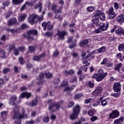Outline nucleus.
Returning a JSON list of instances; mask_svg holds the SVG:
<instances>
[{"label":"nucleus","mask_w":124,"mask_h":124,"mask_svg":"<svg viewBox=\"0 0 124 124\" xmlns=\"http://www.w3.org/2000/svg\"><path fill=\"white\" fill-rule=\"evenodd\" d=\"M103 31L101 30V29L99 28L97 29H96L95 30H94L93 32V33H99L100 32H102Z\"/></svg>","instance_id":"obj_46"},{"label":"nucleus","mask_w":124,"mask_h":124,"mask_svg":"<svg viewBox=\"0 0 124 124\" xmlns=\"http://www.w3.org/2000/svg\"><path fill=\"white\" fill-rule=\"evenodd\" d=\"M54 13L55 14L54 18H55V19H58V20H59V21H61V20H62V18L61 16V15L62 14V10L61 9H58V10L56 11L55 13Z\"/></svg>","instance_id":"obj_15"},{"label":"nucleus","mask_w":124,"mask_h":124,"mask_svg":"<svg viewBox=\"0 0 124 124\" xmlns=\"http://www.w3.org/2000/svg\"><path fill=\"white\" fill-rule=\"evenodd\" d=\"M73 105H74V102H73L72 101L70 102L68 104V107H69V108L72 107V106H73Z\"/></svg>","instance_id":"obj_61"},{"label":"nucleus","mask_w":124,"mask_h":124,"mask_svg":"<svg viewBox=\"0 0 124 124\" xmlns=\"http://www.w3.org/2000/svg\"><path fill=\"white\" fill-rule=\"evenodd\" d=\"M122 66H123V64L122 63L116 64L114 66V70H117L118 72H120V69H121Z\"/></svg>","instance_id":"obj_30"},{"label":"nucleus","mask_w":124,"mask_h":124,"mask_svg":"<svg viewBox=\"0 0 124 124\" xmlns=\"http://www.w3.org/2000/svg\"><path fill=\"white\" fill-rule=\"evenodd\" d=\"M26 28H28V25H27L26 23H23L21 25V28L22 30H24V29H26Z\"/></svg>","instance_id":"obj_50"},{"label":"nucleus","mask_w":124,"mask_h":124,"mask_svg":"<svg viewBox=\"0 0 124 124\" xmlns=\"http://www.w3.org/2000/svg\"><path fill=\"white\" fill-rule=\"evenodd\" d=\"M28 22L31 25H33L34 23L38 22V16L36 15H31L29 16Z\"/></svg>","instance_id":"obj_7"},{"label":"nucleus","mask_w":124,"mask_h":124,"mask_svg":"<svg viewBox=\"0 0 124 124\" xmlns=\"http://www.w3.org/2000/svg\"><path fill=\"white\" fill-rule=\"evenodd\" d=\"M42 27L44 28V31L46 30V27H47V30L49 31L51 30V29H53V25L50 23V22H44L42 23Z\"/></svg>","instance_id":"obj_10"},{"label":"nucleus","mask_w":124,"mask_h":124,"mask_svg":"<svg viewBox=\"0 0 124 124\" xmlns=\"http://www.w3.org/2000/svg\"><path fill=\"white\" fill-rule=\"evenodd\" d=\"M124 117H121L119 119L115 120L114 121L113 124H121L122 123H124Z\"/></svg>","instance_id":"obj_25"},{"label":"nucleus","mask_w":124,"mask_h":124,"mask_svg":"<svg viewBox=\"0 0 124 124\" xmlns=\"http://www.w3.org/2000/svg\"><path fill=\"white\" fill-rule=\"evenodd\" d=\"M10 51H12V50H13V53L15 56H17V55H19V50L17 49L16 48H15V46L12 45L10 46Z\"/></svg>","instance_id":"obj_20"},{"label":"nucleus","mask_w":124,"mask_h":124,"mask_svg":"<svg viewBox=\"0 0 124 124\" xmlns=\"http://www.w3.org/2000/svg\"><path fill=\"white\" fill-rule=\"evenodd\" d=\"M31 67H32V65H31V63L27 62L26 63V68H27V69H28V70H29V69H31Z\"/></svg>","instance_id":"obj_44"},{"label":"nucleus","mask_w":124,"mask_h":124,"mask_svg":"<svg viewBox=\"0 0 124 124\" xmlns=\"http://www.w3.org/2000/svg\"><path fill=\"white\" fill-rule=\"evenodd\" d=\"M37 34V31L36 30H29L27 31L26 34H23L22 35V37L24 38H26L29 40V41H31L33 40V36Z\"/></svg>","instance_id":"obj_4"},{"label":"nucleus","mask_w":124,"mask_h":124,"mask_svg":"<svg viewBox=\"0 0 124 124\" xmlns=\"http://www.w3.org/2000/svg\"><path fill=\"white\" fill-rule=\"evenodd\" d=\"M89 42L88 39H86L84 41H82L79 43L80 47H85V45H86Z\"/></svg>","instance_id":"obj_31"},{"label":"nucleus","mask_w":124,"mask_h":124,"mask_svg":"<svg viewBox=\"0 0 124 124\" xmlns=\"http://www.w3.org/2000/svg\"><path fill=\"white\" fill-rule=\"evenodd\" d=\"M37 8L38 9V12H41L42 10V3L39 2L35 5L34 9H37Z\"/></svg>","instance_id":"obj_23"},{"label":"nucleus","mask_w":124,"mask_h":124,"mask_svg":"<svg viewBox=\"0 0 124 124\" xmlns=\"http://www.w3.org/2000/svg\"><path fill=\"white\" fill-rule=\"evenodd\" d=\"M114 8L116 10H118V9H119V8H120V5H119V4L117 2H115L114 3Z\"/></svg>","instance_id":"obj_53"},{"label":"nucleus","mask_w":124,"mask_h":124,"mask_svg":"<svg viewBox=\"0 0 124 124\" xmlns=\"http://www.w3.org/2000/svg\"><path fill=\"white\" fill-rule=\"evenodd\" d=\"M45 36H52V33L50 32H46L45 33Z\"/></svg>","instance_id":"obj_64"},{"label":"nucleus","mask_w":124,"mask_h":124,"mask_svg":"<svg viewBox=\"0 0 124 124\" xmlns=\"http://www.w3.org/2000/svg\"><path fill=\"white\" fill-rule=\"evenodd\" d=\"M18 50L20 52H25V46H18Z\"/></svg>","instance_id":"obj_48"},{"label":"nucleus","mask_w":124,"mask_h":124,"mask_svg":"<svg viewBox=\"0 0 124 124\" xmlns=\"http://www.w3.org/2000/svg\"><path fill=\"white\" fill-rule=\"evenodd\" d=\"M107 14H108L109 19H114L116 16L115 12H114V8L111 7L107 11Z\"/></svg>","instance_id":"obj_9"},{"label":"nucleus","mask_w":124,"mask_h":124,"mask_svg":"<svg viewBox=\"0 0 124 124\" xmlns=\"http://www.w3.org/2000/svg\"><path fill=\"white\" fill-rule=\"evenodd\" d=\"M80 112V106L76 105L73 107V112L71 115H70V120H75L78 117L79 113Z\"/></svg>","instance_id":"obj_5"},{"label":"nucleus","mask_w":124,"mask_h":124,"mask_svg":"<svg viewBox=\"0 0 124 124\" xmlns=\"http://www.w3.org/2000/svg\"><path fill=\"white\" fill-rule=\"evenodd\" d=\"M59 9H61V8H59V6L58 5L53 4L51 7V10L53 11L54 13H56V11L59 10Z\"/></svg>","instance_id":"obj_32"},{"label":"nucleus","mask_w":124,"mask_h":124,"mask_svg":"<svg viewBox=\"0 0 124 124\" xmlns=\"http://www.w3.org/2000/svg\"><path fill=\"white\" fill-rule=\"evenodd\" d=\"M44 76L49 79L51 78L53 75L50 73H45L44 74L43 73H40L39 76L36 78L37 81V83L38 85H41V84H43V82H44Z\"/></svg>","instance_id":"obj_3"},{"label":"nucleus","mask_w":124,"mask_h":124,"mask_svg":"<svg viewBox=\"0 0 124 124\" xmlns=\"http://www.w3.org/2000/svg\"><path fill=\"white\" fill-rule=\"evenodd\" d=\"M124 49V44H121L118 46V50L119 51H123Z\"/></svg>","instance_id":"obj_42"},{"label":"nucleus","mask_w":124,"mask_h":124,"mask_svg":"<svg viewBox=\"0 0 124 124\" xmlns=\"http://www.w3.org/2000/svg\"><path fill=\"white\" fill-rule=\"evenodd\" d=\"M106 50V47H105V46H103L101 47H100L99 49H96L95 52H96V53H103V52H105V50Z\"/></svg>","instance_id":"obj_29"},{"label":"nucleus","mask_w":124,"mask_h":124,"mask_svg":"<svg viewBox=\"0 0 124 124\" xmlns=\"http://www.w3.org/2000/svg\"><path fill=\"white\" fill-rule=\"evenodd\" d=\"M66 34H67V31H58L55 36L57 35L58 36V39L63 40V39H64V36L66 35Z\"/></svg>","instance_id":"obj_8"},{"label":"nucleus","mask_w":124,"mask_h":124,"mask_svg":"<svg viewBox=\"0 0 124 124\" xmlns=\"http://www.w3.org/2000/svg\"><path fill=\"white\" fill-rule=\"evenodd\" d=\"M10 71V69L8 68H4L3 70V74H6V73H8Z\"/></svg>","instance_id":"obj_43"},{"label":"nucleus","mask_w":124,"mask_h":124,"mask_svg":"<svg viewBox=\"0 0 124 124\" xmlns=\"http://www.w3.org/2000/svg\"><path fill=\"white\" fill-rule=\"evenodd\" d=\"M113 90L115 93H119L122 90L121 83H115L113 86Z\"/></svg>","instance_id":"obj_12"},{"label":"nucleus","mask_w":124,"mask_h":124,"mask_svg":"<svg viewBox=\"0 0 124 124\" xmlns=\"http://www.w3.org/2000/svg\"><path fill=\"white\" fill-rule=\"evenodd\" d=\"M124 30L122 28H119L118 29V30H116L115 31V32L116 34H123V31Z\"/></svg>","instance_id":"obj_35"},{"label":"nucleus","mask_w":124,"mask_h":124,"mask_svg":"<svg viewBox=\"0 0 124 124\" xmlns=\"http://www.w3.org/2000/svg\"><path fill=\"white\" fill-rule=\"evenodd\" d=\"M19 62L20 64L23 65V64H24V58H23V57H20L19 58Z\"/></svg>","instance_id":"obj_51"},{"label":"nucleus","mask_w":124,"mask_h":124,"mask_svg":"<svg viewBox=\"0 0 124 124\" xmlns=\"http://www.w3.org/2000/svg\"><path fill=\"white\" fill-rule=\"evenodd\" d=\"M108 73H104L102 69H99L97 73L94 74L92 77L93 79H96L97 82H100L107 76Z\"/></svg>","instance_id":"obj_2"},{"label":"nucleus","mask_w":124,"mask_h":124,"mask_svg":"<svg viewBox=\"0 0 124 124\" xmlns=\"http://www.w3.org/2000/svg\"><path fill=\"white\" fill-rule=\"evenodd\" d=\"M82 96H83V94H76L75 95V99H79V98H80Z\"/></svg>","instance_id":"obj_45"},{"label":"nucleus","mask_w":124,"mask_h":124,"mask_svg":"<svg viewBox=\"0 0 124 124\" xmlns=\"http://www.w3.org/2000/svg\"><path fill=\"white\" fill-rule=\"evenodd\" d=\"M97 103H101V105L102 106V107H104L106 106L108 103H110V98H107L104 100H99L97 102Z\"/></svg>","instance_id":"obj_13"},{"label":"nucleus","mask_w":124,"mask_h":124,"mask_svg":"<svg viewBox=\"0 0 124 124\" xmlns=\"http://www.w3.org/2000/svg\"><path fill=\"white\" fill-rule=\"evenodd\" d=\"M67 84H68V82L67 81H63L61 83V87H65V86H67Z\"/></svg>","instance_id":"obj_57"},{"label":"nucleus","mask_w":124,"mask_h":124,"mask_svg":"<svg viewBox=\"0 0 124 124\" xmlns=\"http://www.w3.org/2000/svg\"><path fill=\"white\" fill-rule=\"evenodd\" d=\"M38 103V101H37V99H34L31 102L29 103L28 105H29L30 107H33V106H36V105H37Z\"/></svg>","instance_id":"obj_24"},{"label":"nucleus","mask_w":124,"mask_h":124,"mask_svg":"<svg viewBox=\"0 0 124 124\" xmlns=\"http://www.w3.org/2000/svg\"><path fill=\"white\" fill-rule=\"evenodd\" d=\"M92 22L93 24L96 25V27H98V22H99V17H95L93 16L92 17Z\"/></svg>","instance_id":"obj_21"},{"label":"nucleus","mask_w":124,"mask_h":124,"mask_svg":"<svg viewBox=\"0 0 124 124\" xmlns=\"http://www.w3.org/2000/svg\"><path fill=\"white\" fill-rule=\"evenodd\" d=\"M17 22V20L16 18L13 17L12 18H10L9 21H8V26L10 27V26H13V25H15Z\"/></svg>","instance_id":"obj_19"},{"label":"nucleus","mask_w":124,"mask_h":124,"mask_svg":"<svg viewBox=\"0 0 124 124\" xmlns=\"http://www.w3.org/2000/svg\"><path fill=\"white\" fill-rule=\"evenodd\" d=\"M77 81V78H76V76L75 75L71 78L70 82H71V83H75Z\"/></svg>","instance_id":"obj_40"},{"label":"nucleus","mask_w":124,"mask_h":124,"mask_svg":"<svg viewBox=\"0 0 124 124\" xmlns=\"http://www.w3.org/2000/svg\"><path fill=\"white\" fill-rule=\"evenodd\" d=\"M121 94L119 93H112L111 94V96H114V97H117V96H119V95H120Z\"/></svg>","instance_id":"obj_58"},{"label":"nucleus","mask_w":124,"mask_h":124,"mask_svg":"<svg viewBox=\"0 0 124 124\" xmlns=\"http://www.w3.org/2000/svg\"><path fill=\"white\" fill-rule=\"evenodd\" d=\"M117 22L119 23H124V15H121L119 16L117 18Z\"/></svg>","instance_id":"obj_28"},{"label":"nucleus","mask_w":124,"mask_h":124,"mask_svg":"<svg viewBox=\"0 0 124 124\" xmlns=\"http://www.w3.org/2000/svg\"><path fill=\"white\" fill-rule=\"evenodd\" d=\"M16 100H17V96H16V95H13L9 102L10 105H16L15 101H16Z\"/></svg>","instance_id":"obj_18"},{"label":"nucleus","mask_w":124,"mask_h":124,"mask_svg":"<svg viewBox=\"0 0 124 124\" xmlns=\"http://www.w3.org/2000/svg\"><path fill=\"white\" fill-rule=\"evenodd\" d=\"M45 53H43L39 55H35L33 57V60L35 62H40L42 59H44Z\"/></svg>","instance_id":"obj_14"},{"label":"nucleus","mask_w":124,"mask_h":124,"mask_svg":"<svg viewBox=\"0 0 124 124\" xmlns=\"http://www.w3.org/2000/svg\"><path fill=\"white\" fill-rule=\"evenodd\" d=\"M27 17V15L25 14H22L20 16L18 17V20L19 22H23V21H25L26 17Z\"/></svg>","instance_id":"obj_27"},{"label":"nucleus","mask_w":124,"mask_h":124,"mask_svg":"<svg viewBox=\"0 0 124 124\" xmlns=\"http://www.w3.org/2000/svg\"><path fill=\"white\" fill-rule=\"evenodd\" d=\"M76 46V44L75 43H71L69 46V48H71V49H72V48H74Z\"/></svg>","instance_id":"obj_55"},{"label":"nucleus","mask_w":124,"mask_h":124,"mask_svg":"<svg viewBox=\"0 0 124 124\" xmlns=\"http://www.w3.org/2000/svg\"><path fill=\"white\" fill-rule=\"evenodd\" d=\"M102 13H101V11L100 10H97L96 11L95 15L93 16H94L96 17H99V16H100Z\"/></svg>","instance_id":"obj_36"},{"label":"nucleus","mask_w":124,"mask_h":124,"mask_svg":"<svg viewBox=\"0 0 124 124\" xmlns=\"http://www.w3.org/2000/svg\"><path fill=\"white\" fill-rule=\"evenodd\" d=\"M71 55L74 58H76V59H78V58H79V57L78 56V54L76 53H71Z\"/></svg>","instance_id":"obj_60"},{"label":"nucleus","mask_w":124,"mask_h":124,"mask_svg":"<svg viewBox=\"0 0 124 124\" xmlns=\"http://www.w3.org/2000/svg\"><path fill=\"white\" fill-rule=\"evenodd\" d=\"M107 62H108L107 59L105 58L103 59V62H101V64H102V65H103V64H106V63H107Z\"/></svg>","instance_id":"obj_52"},{"label":"nucleus","mask_w":124,"mask_h":124,"mask_svg":"<svg viewBox=\"0 0 124 124\" xmlns=\"http://www.w3.org/2000/svg\"><path fill=\"white\" fill-rule=\"evenodd\" d=\"M28 6H31V3H30L28 1H26L25 2V4L21 7L20 9V11H24L25 9H26L27 6H28Z\"/></svg>","instance_id":"obj_26"},{"label":"nucleus","mask_w":124,"mask_h":124,"mask_svg":"<svg viewBox=\"0 0 124 124\" xmlns=\"http://www.w3.org/2000/svg\"><path fill=\"white\" fill-rule=\"evenodd\" d=\"M103 90V89H102L101 87H98L93 92V95H95V96L99 95V94L101 93Z\"/></svg>","instance_id":"obj_17"},{"label":"nucleus","mask_w":124,"mask_h":124,"mask_svg":"<svg viewBox=\"0 0 124 124\" xmlns=\"http://www.w3.org/2000/svg\"><path fill=\"white\" fill-rule=\"evenodd\" d=\"M105 14H104V13H102V14H101V15H100V20H102V21H104V20H105Z\"/></svg>","instance_id":"obj_47"},{"label":"nucleus","mask_w":124,"mask_h":124,"mask_svg":"<svg viewBox=\"0 0 124 124\" xmlns=\"http://www.w3.org/2000/svg\"><path fill=\"white\" fill-rule=\"evenodd\" d=\"M31 95V93H24L20 94V96L19 97V98H24V97H26V98H29L30 96Z\"/></svg>","instance_id":"obj_22"},{"label":"nucleus","mask_w":124,"mask_h":124,"mask_svg":"<svg viewBox=\"0 0 124 124\" xmlns=\"http://www.w3.org/2000/svg\"><path fill=\"white\" fill-rule=\"evenodd\" d=\"M3 3L5 6H6L7 5H9V4L10 3V1H9V0H7L5 2H3Z\"/></svg>","instance_id":"obj_56"},{"label":"nucleus","mask_w":124,"mask_h":124,"mask_svg":"<svg viewBox=\"0 0 124 124\" xmlns=\"http://www.w3.org/2000/svg\"><path fill=\"white\" fill-rule=\"evenodd\" d=\"M95 113V110H89V111H88V112L89 116H90V117L93 116Z\"/></svg>","instance_id":"obj_41"},{"label":"nucleus","mask_w":124,"mask_h":124,"mask_svg":"<svg viewBox=\"0 0 124 124\" xmlns=\"http://www.w3.org/2000/svg\"><path fill=\"white\" fill-rule=\"evenodd\" d=\"M24 1V0H12V3L15 5H18V4H20V3H22Z\"/></svg>","instance_id":"obj_33"},{"label":"nucleus","mask_w":124,"mask_h":124,"mask_svg":"<svg viewBox=\"0 0 124 124\" xmlns=\"http://www.w3.org/2000/svg\"><path fill=\"white\" fill-rule=\"evenodd\" d=\"M34 51H35V46H29V53H33Z\"/></svg>","instance_id":"obj_34"},{"label":"nucleus","mask_w":124,"mask_h":124,"mask_svg":"<svg viewBox=\"0 0 124 124\" xmlns=\"http://www.w3.org/2000/svg\"><path fill=\"white\" fill-rule=\"evenodd\" d=\"M78 69V71L77 72V75H80V74H82V67H80Z\"/></svg>","instance_id":"obj_62"},{"label":"nucleus","mask_w":124,"mask_h":124,"mask_svg":"<svg viewBox=\"0 0 124 124\" xmlns=\"http://www.w3.org/2000/svg\"><path fill=\"white\" fill-rule=\"evenodd\" d=\"M91 101H92V98L86 99L84 101V103L85 104H89Z\"/></svg>","instance_id":"obj_54"},{"label":"nucleus","mask_w":124,"mask_h":124,"mask_svg":"<svg viewBox=\"0 0 124 124\" xmlns=\"http://www.w3.org/2000/svg\"><path fill=\"white\" fill-rule=\"evenodd\" d=\"M87 11H89V12H92L93 10H94V7L93 6L88 7L87 8Z\"/></svg>","instance_id":"obj_49"},{"label":"nucleus","mask_w":124,"mask_h":124,"mask_svg":"<svg viewBox=\"0 0 124 124\" xmlns=\"http://www.w3.org/2000/svg\"><path fill=\"white\" fill-rule=\"evenodd\" d=\"M48 103L49 105V107L48 108L49 110H52V111H56L59 109L60 105L63 104V101H60V102L56 103L55 105H50L52 104V100L49 99L48 100Z\"/></svg>","instance_id":"obj_6"},{"label":"nucleus","mask_w":124,"mask_h":124,"mask_svg":"<svg viewBox=\"0 0 124 124\" xmlns=\"http://www.w3.org/2000/svg\"><path fill=\"white\" fill-rule=\"evenodd\" d=\"M120 116V112L117 110H113L110 114L109 119H115Z\"/></svg>","instance_id":"obj_16"},{"label":"nucleus","mask_w":124,"mask_h":124,"mask_svg":"<svg viewBox=\"0 0 124 124\" xmlns=\"http://www.w3.org/2000/svg\"><path fill=\"white\" fill-rule=\"evenodd\" d=\"M19 107L15 108L13 110L12 119H16L17 120V121L15 122V124H21L20 119L27 117V114H25V113L21 114L19 113Z\"/></svg>","instance_id":"obj_1"},{"label":"nucleus","mask_w":124,"mask_h":124,"mask_svg":"<svg viewBox=\"0 0 124 124\" xmlns=\"http://www.w3.org/2000/svg\"><path fill=\"white\" fill-rule=\"evenodd\" d=\"M96 120H97V116H93L91 118V122H95V121H96Z\"/></svg>","instance_id":"obj_59"},{"label":"nucleus","mask_w":124,"mask_h":124,"mask_svg":"<svg viewBox=\"0 0 124 124\" xmlns=\"http://www.w3.org/2000/svg\"><path fill=\"white\" fill-rule=\"evenodd\" d=\"M0 57L2 59H4V58L6 57V55H5V51H4V50L2 49V51H1V52L0 53Z\"/></svg>","instance_id":"obj_37"},{"label":"nucleus","mask_w":124,"mask_h":124,"mask_svg":"<svg viewBox=\"0 0 124 124\" xmlns=\"http://www.w3.org/2000/svg\"><path fill=\"white\" fill-rule=\"evenodd\" d=\"M66 91H71V88L69 86L64 87V91L66 92Z\"/></svg>","instance_id":"obj_63"},{"label":"nucleus","mask_w":124,"mask_h":124,"mask_svg":"<svg viewBox=\"0 0 124 124\" xmlns=\"http://www.w3.org/2000/svg\"><path fill=\"white\" fill-rule=\"evenodd\" d=\"M65 74L66 75H72V74H74V71L73 70H70L69 71H65Z\"/></svg>","instance_id":"obj_39"},{"label":"nucleus","mask_w":124,"mask_h":124,"mask_svg":"<svg viewBox=\"0 0 124 124\" xmlns=\"http://www.w3.org/2000/svg\"><path fill=\"white\" fill-rule=\"evenodd\" d=\"M1 117L4 119H6V117H7V111H2L1 112Z\"/></svg>","instance_id":"obj_38"},{"label":"nucleus","mask_w":124,"mask_h":124,"mask_svg":"<svg viewBox=\"0 0 124 124\" xmlns=\"http://www.w3.org/2000/svg\"><path fill=\"white\" fill-rule=\"evenodd\" d=\"M98 26L99 27L101 31H107V30L108 29V27H109V23H100L98 24Z\"/></svg>","instance_id":"obj_11"}]
</instances>
